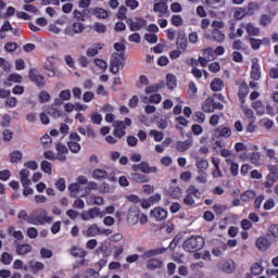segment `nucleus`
Here are the masks:
<instances>
[{
    "label": "nucleus",
    "mask_w": 278,
    "mask_h": 278,
    "mask_svg": "<svg viewBox=\"0 0 278 278\" xmlns=\"http://www.w3.org/2000/svg\"><path fill=\"white\" fill-rule=\"evenodd\" d=\"M205 239L202 236H192L185 240L182 248L186 253H198L204 248Z\"/></svg>",
    "instance_id": "obj_1"
},
{
    "label": "nucleus",
    "mask_w": 278,
    "mask_h": 278,
    "mask_svg": "<svg viewBox=\"0 0 278 278\" xmlns=\"http://www.w3.org/2000/svg\"><path fill=\"white\" fill-rule=\"evenodd\" d=\"M202 191H200L195 185H190L188 189H186V195L182 201L184 205L190 208L197 207V201L194 198L200 200L202 199Z\"/></svg>",
    "instance_id": "obj_2"
},
{
    "label": "nucleus",
    "mask_w": 278,
    "mask_h": 278,
    "mask_svg": "<svg viewBox=\"0 0 278 278\" xmlns=\"http://www.w3.org/2000/svg\"><path fill=\"white\" fill-rule=\"evenodd\" d=\"M166 252H167V248H156L154 250H148V251H144L143 254H141L140 256L138 254H132V255L126 256V263L132 264V263L139 261V257L142 260H148L151 257H156Z\"/></svg>",
    "instance_id": "obj_3"
},
{
    "label": "nucleus",
    "mask_w": 278,
    "mask_h": 278,
    "mask_svg": "<svg viewBox=\"0 0 278 278\" xmlns=\"http://www.w3.org/2000/svg\"><path fill=\"white\" fill-rule=\"evenodd\" d=\"M52 217L48 216V212L45 208H39L33 213V219L30 225L39 226L52 223Z\"/></svg>",
    "instance_id": "obj_4"
},
{
    "label": "nucleus",
    "mask_w": 278,
    "mask_h": 278,
    "mask_svg": "<svg viewBox=\"0 0 278 278\" xmlns=\"http://www.w3.org/2000/svg\"><path fill=\"white\" fill-rule=\"evenodd\" d=\"M125 66L124 53H114L111 55L110 72L114 75L118 74Z\"/></svg>",
    "instance_id": "obj_5"
},
{
    "label": "nucleus",
    "mask_w": 278,
    "mask_h": 278,
    "mask_svg": "<svg viewBox=\"0 0 278 278\" xmlns=\"http://www.w3.org/2000/svg\"><path fill=\"white\" fill-rule=\"evenodd\" d=\"M29 80L35 84L36 87L42 89L47 86V80H45V77L41 74L37 73V70H29L28 73Z\"/></svg>",
    "instance_id": "obj_6"
},
{
    "label": "nucleus",
    "mask_w": 278,
    "mask_h": 278,
    "mask_svg": "<svg viewBox=\"0 0 278 278\" xmlns=\"http://www.w3.org/2000/svg\"><path fill=\"white\" fill-rule=\"evenodd\" d=\"M85 25L81 22H74L72 26H67L64 29L65 36L74 37L75 35L83 34Z\"/></svg>",
    "instance_id": "obj_7"
},
{
    "label": "nucleus",
    "mask_w": 278,
    "mask_h": 278,
    "mask_svg": "<svg viewBox=\"0 0 278 278\" xmlns=\"http://www.w3.org/2000/svg\"><path fill=\"white\" fill-rule=\"evenodd\" d=\"M250 77L254 81H258L262 78V67L258 64V59L257 58H254L251 61Z\"/></svg>",
    "instance_id": "obj_8"
},
{
    "label": "nucleus",
    "mask_w": 278,
    "mask_h": 278,
    "mask_svg": "<svg viewBox=\"0 0 278 278\" xmlns=\"http://www.w3.org/2000/svg\"><path fill=\"white\" fill-rule=\"evenodd\" d=\"M126 24H128L130 31H139L147 26V20L139 17L134 22L132 18H127Z\"/></svg>",
    "instance_id": "obj_9"
},
{
    "label": "nucleus",
    "mask_w": 278,
    "mask_h": 278,
    "mask_svg": "<svg viewBox=\"0 0 278 278\" xmlns=\"http://www.w3.org/2000/svg\"><path fill=\"white\" fill-rule=\"evenodd\" d=\"M55 151H56V161L59 162H66L68 148L64 143H55Z\"/></svg>",
    "instance_id": "obj_10"
},
{
    "label": "nucleus",
    "mask_w": 278,
    "mask_h": 278,
    "mask_svg": "<svg viewBox=\"0 0 278 278\" xmlns=\"http://www.w3.org/2000/svg\"><path fill=\"white\" fill-rule=\"evenodd\" d=\"M218 269L222 273H226L228 275L232 274L236 269L235 262L232 260H224L218 263Z\"/></svg>",
    "instance_id": "obj_11"
},
{
    "label": "nucleus",
    "mask_w": 278,
    "mask_h": 278,
    "mask_svg": "<svg viewBox=\"0 0 278 278\" xmlns=\"http://www.w3.org/2000/svg\"><path fill=\"white\" fill-rule=\"evenodd\" d=\"M250 92V88L247 81L241 83L239 86V91H237V98H239V101L241 104H244L247 102V97Z\"/></svg>",
    "instance_id": "obj_12"
},
{
    "label": "nucleus",
    "mask_w": 278,
    "mask_h": 278,
    "mask_svg": "<svg viewBox=\"0 0 278 278\" xmlns=\"http://www.w3.org/2000/svg\"><path fill=\"white\" fill-rule=\"evenodd\" d=\"M255 247L261 252H267L268 249L270 248V241L268 240L267 237L261 236L260 238H256Z\"/></svg>",
    "instance_id": "obj_13"
},
{
    "label": "nucleus",
    "mask_w": 278,
    "mask_h": 278,
    "mask_svg": "<svg viewBox=\"0 0 278 278\" xmlns=\"http://www.w3.org/2000/svg\"><path fill=\"white\" fill-rule=\"evenodd\" d=\"M163 266H164L163 261L159 260L156 257H152L148 262H146V268H148L150 271H154L156 269H160Z\"/></svg>",
    "instance_id": "obj_14"
},
{
    "label": "nucleus",
    "mask_w": 278,
    "mask_h": 278,
    "mask_svg": "<svg viewBox=\"0 0 278 278\" xmlns=\"http://www.w3.org/2000/svg\"><path fill=\"white\" fill-rule=\"evenodd\" d=\"M91 178L98 181H103L109 179V173L103 168H96L91 172Z\"/></svg>",
    "instance_id": "obj_15"
},
{
    "label": "nucleus",
    "mask_w": 278,
    "mask_h": 278,
    "mask_svg": "<svg viewBox=\"0 0 278 278\" xmlns=\"http://www.w3.org/2000/svg\"><path fill=\"white\" fill-rule=\"evenodd\" d=\"M153 11L155 13H159L160 17H163L168 13V5L167 2L161 1V2H155L153 5Z\"/></svg>",
    "instance_id": "obj_16"
},
{
    "label": "nucleus",
    "mask_w": 278,
    "mask_h": 278,
    "mask_svg": "<svg viewBox=\"0 0 278 278\" xmlns=\"http://www.w3.org/2000/svg\"><path fill=\"white\" fill-rule=\"evenodd\" d=\"M151 217L155 218L156 222H163L167 218V211L162 207H155L151 211Z\"/></svg>",
    "instance_id": "obj_17"
},
{
    "label": "nucleus",
    "mask_w": 278,
    "mask_h": 278,
    "mask_svg": "<svg viewBox=\"0 0 278 278\" xmlns=\"http://www.w3.org/2000/svg\"><path fill=\"white\" fill-rule=\"evenodd\" d=\"M72 99V91L70 89L61 90L59 93V98L54 99V103L56 105H62L64 101H68Z\"/></svg>",
    "instance_id": "obj_18"
},
{
    "label": "nucleus",
    "mask_w": 278,
    "mask_h": 278,
    "mask_svg": "<svg viewBox=\"0 0 278 278\" xmlns=\"http://www.w3.org/2000/svg\"><path fill=\"white\" fill-rule=\"evenodd\" d=\"M215 132L218 137L228 139L232 136V130L228 126L220 125L218 128H215Z\"/></svg>",
    "instance_id": "obj_19"
},
{
    "label": "nucleus",
    "mask_w": 278,
    "mask_h": 278,
    "mask_svg": "<svg viewBox=\"0 0 278 278\" xmlns=\"http://www.w3.org/2000/svg\"><path fill=\"white\" fill-rule=\"evenodd\" d=\"M100 227L97 224H91L87 230H83L85 238H94L99 236Z\"/></svg>",
    "instance_id": "obj_20"
},
{
    "label": "nucleus",
    "mask_w": 278,
    "mask_h": 278,
    "mask_svg": "<svg viewBox=\"0 0 278 278\" xmlns=\"http://www.w3.org/2000/svg\"><path fill=\"white\" fill-rule=\"evenodd\" d=\"M254 12H248L245 8L239 7L233 13L235 21H242L247 16H252Z\"/></svg>",
    "instance_id": "obj_21"
},
{
    "label": "nucleus",
    "mask_w": 278,
    "mask_h": 278,
    "mask_svg": "<svg viewBox=\"0 0 278 278\" xmlns=\"http://www.w3.org/2000/svg\"><path fill=\"white\" fill-rule=\"evenodd\" d=\"M176 48L182 50V52L187 51L188 48V38L187 35L180 34L176 39Z\"/></svg>",
    "instance_id": "obj_22"
},
{
    "label": "nucleus",
    "mask_w": 278,
    "mask_h": 278,
    "mask_svg": "<svg viewBox=\"0 0 278 278\" xmlns=\"http://www.w3.org/2000/svg\"><path fill=\"white\" fill-rule=\"evenodd\" d=\"M192 147V140H178L176 141V144H175V148H176V151L178 152H185V151H188L189 148Z\"/></svg>",
    "instance_id": "obj_23"
},
{
    "label": "nucleus",
    "mask_w": 278,
    "mask_h": 278,
    "mask_svg": "<svg viewBox=\"0 0 278 278\" xmlns=\"http://www.w3.org/2000/svg\"><path fill=\"white\" fill-rule=\"evenodd\" d=\"M15 252L20 256H24V255L33 252V247L28 243L18 244L17 248L15 249Z\"/></svg>",
    "instance_id": "obj_24"
},
{
    "label": "nucleus",
    "mask_w": 278,
    "mask_h": 278,
    "mask_svg": "<svg viewBox=\"0 0 278 278\" xmlns=\"http://www.w3.org/2000/svg\"><path fill=\"white\" fill-rule=\"evenodd\" d=\"M201 110L205 113H213L214 112V98L208 97L204 100L203 105L201 106Z\"/></svg>",
    "instance_id": "obj_25"
},
{
    "label": "nucleus",
    "mask_w": 278,
    "mask_h": 278,
    "mask_svg": "<svg viewBox=\"0 0 278 278\" xmlns=\"http://www.w3.org/2000/svg\"><path fill=\"white\" fill-rule=\"evenodd\" d=\"M257 198V193L254 190H248L240 194L241 202H252Z\"/></svg>",
    "instance_id": "obj_26"
},
{
    "label": "nucleus",
    "mask_w": 278,
    "mask_h": 278,
    "mask_svg": "<svg viewBox=\"0 0 278 278\" xmlns=\"http://www.w3.org/2000/svg\"><path fill=\"white\" fill-rule=\"evenodd\" d=\"M245 33H248V37H258L260 28L254 26L252 22L245 24Z\"/></svg>",
    "instance_id": "obj_27"
},
{
    "label": "nucleus",
    "mask_w": 278,
    "mask_h": 278,
    "mask_svg": "<svg viewBox=\"0 0 278 278\" xmlns=\"http://www.w3.org/2000/svg\"><path fill=\"white\" fill-rule=\"evenodd\" d=\"M23 77L18 74H10L8 80L4 81L5 87H12V83L22 84Z\"/></svg>",
    "instance_id": "obj_28"
},
{
    "label": "nucleus",
    "mask_w": 278,
    "mask_h": 278,
    "mask_svg": "<svg viewBox=\"0 0 278 278\" xmlns=\"http://www.w3.org/2000/svg\"><path fill=\"white\" fill-rule=\"evenodd\" d=\"M28 177H29V170L27 168H23L20 170L21 185H23V186L31 185V180H29Z\"/></svg>",
    "instance_id": "obj_29"
},
{
    "label": "nucleus",
    "mask_w": 278,
    "mask_h": 278,
    "mask_svg": "<svg viewBox=\"0 0 278 278\" xmlns=\"http://www.w3.org/2000/svg\"><path fill=\"white\" fill-rule=\"evenodd\" d=\"M94 15V17L99 18V20H106L109 17V13L106 10H104L103 8H99L96 7L94 9H92V13Z\"/></svg>",
    "instance_id": "obj_30"
},
{
    "label": "nucleus",
    "mask_w": 278,
    "mask_h": 278,
    "mask_svg": "<svg viewBox=\"0 0 278 278\" xmlns=\"http://www.w3.org/2000/svg\"><path fill=\"white\" fill-rule=\"evenodd\" d=\"M130 180L137 184H144L149 182V177L143 174L132 173L130 174Z\"/></svg>",
    "instance_id": "obj_31"
},
{
    "label": "nucleus",
    "mask_w": 278,
    "mask_h": 278,
    "mask_svg": "<svg viewBox=\"0 0 278 278\" xmlns=\"http://www.w3.org/2000/svg\"><path fill=\"white\" fill-rule=\"evenodd\" d=\"M210 87L213 92H219L224 88V80L222 78H215L213 81H211Z\"/></svg>",
    "instance_id": "obj_32"
},
{
    "label": "nucleus",
    "mask_w": 278,
    "mask_h": 278,
    "mask_svg": "<svg viewBox=\"0 0 278 278\" xmlns=\"http://www.w3.org/2000/svg\"><path fill=\"white\" fill-rule=\"evenodd\" d=\"M29 269H30V273H33L34 275L38 274L39 271L43 270L45 269V265L42 262H34V261H30L29 262Z\"/></svg>",
    "instance_id": "obj_33"
},
{
    "label": "nucleus",
    "mask_w": 278,
    "mask_h": 278,
    "mask_svg": "<svg viewBox=\"0 0 278 278\" xmlns=\"http://www.w3.org/2000/svg\"><path fill=\"white\" fill-rule=\"evenodd\" d=\"M70 254L73 257H79V258H85L87 256V252H85L83 249H80L76 245H73V248H71Z\"/></svg>",
    "instance_id": "obj_34"
},
{
    "label": "nucleus",
    "mask_w": 278,
    "mask_h": 278,
    "mask_svg": "<svg viewBox=\"0 0 278 278\" xmlns=\"http://www.w3.org/2000/svg\"><path fill=\"white\" fill-rule=\"evenodd\" d=\"M140 172L143 174H155L157 173V167L156 166H149V163L147 162H141L140 163Z\"/></svg>",
    "instance_id": "obj_35"
},
{
    "label": "nucleus",
    "mask_w": 278,
    "mask_h": 278,
    "mask_svg": "<svg viewBox=\"0 0 278 278\" xmlns=\"http://www.w3.org/2000/svg\"><path fill=\"white\" fill-rule=\"evenodd\" d=\"M166 87L169 90H174L175 88H177V77L174 76L173 74H167L166 75Z\"/></svg>",
    "instance_id": "obj_36"
},
{
    "label": "nucleus",
    "mask_w": 278,
    "mask_h": 278,
    "mask_svg": "<svg viewBox=\"0 0 278 278\" xmlns=\"http://www.w3.org/2000/svg\"><path fill=\"white\" fill-rule=\"evenodd\" d=\"M212 38L218 43H223L225 41V34L217 28H213Z\"/></svg>",
    "instance_id": "obj_37"
},
{
    "label": "nucleus",
    "mask_w": 278,
    "mask_h": 278,
    "mask_svg": "<svg viewBox=\"0 0 278 278\" xmlns=\"http://www.w3.org/2000/svg\"><path fill=\"white\" fill-rule=\"evenodd\" d=\"M168 193L173 199L178 200L182 197L184 191L181 187H170Z\"/></svg>",
    "instance_id": "obj_38"
},
{
    "label": "nucleus",
    "mask_w": 278,
    "mask_h": 278,
    "mask_svg": "<svg viewBox=\"0 0 278 278\" xmlns=\"http://www.w3.org/2000/svg\"><path fill=\"white\" fill-rule=\"evenodd\" d=\"M163 88H164V84L163 83L155 84V85H150V86L146 87L144 93L149 96V94H152L154 92H159V90H161Z\"/></svg>",
    "instance_id": "obj_39"
},
{
    "label": "nucleus",
    "mask_w": 278,
    "mask_h": 278,
    "mask_svg": "<svg viewBox=\"0 0 278 278\" xmlns=\"http://www.w3.org/2000/svg\"><path fill=\"white\" fill-rule=\"evenodd\" d=\"M131 124H132L131 118L125 117L124 121L116 122L115 129H123V130H125L127 127H130Z\"/></svg>",
    "instance_id": "obj_40"
},
{
    "label": "nucleus",
    "mask_w": 278,
    "mask_h": 278,
    "mask_svg": "<svg viewBox=\"0 0 278 278\" xmlns=\"http://www.w3.org/2000/svg\"><path fill=\"white\" fill-rule=\"evenodd\" d=\"M245 40L250 42L251 49H253L254 51H257L260 48H262V39L245 37Z\"/></svg>",
    "instance_id": "obj_41"
},
{
    "label": "nucleus",
    "mask_w": 278,
    "mask_h": 278,
    "mask_svg": "<svg viewBox=\"0 0 278 278\" xmlns=\"http://www.w3.org/2000/svg\"><path fill=\"white\" fill-rule=\"evenodd\" d=\"M86 212L89 214V217H91V218H98V217L102 218L104 216V212L101 211V208H99V207H92Z\"/></svg>",
    "instance_id": "obj_42"
},
{
    "label": "nucleus",
    "mask_w": 278,
    "mask_h": 278,
    "mask_svg": "<svg viewBox=\"0 0 278 278\" xmlns=\"http://www.w3.org/2000/svg\"><path fill=\"white\" fill-rule=\"evenodd\" d=\"M40 169L46 175H52V163L49 161L45 160L41 161L40 163Z\"/></svg>",
    "instance_id": "obj_43"
},
{
    "label": "nucleus",
    "mask_w": 278,
    "mask_h": 278,
    "mask_svg": "<svg viewBox=\"0 0 278 278\" xmlns=\"http://www.w3.org/2000/svg\"><path fill=\"white\" fill-rule=\"evenodd\" d=\"M43 68L50 78L55 77L58 74L56 66H54L52 63L43 65Z\"/></svg>",
    "instance_id": "obj_44"
},
{
    "label": "nucleus",
    "mask_w": 278,
    "mask_h": 278,
    "mask_svg": "<svg viewBox=\"0 0 278 278\" xmlns=\"http://www.w3.org/2000/svg\"><path fill=\"white\" fill-rule=\"evenodd\" d=\"M67 146L71 153L77 154L81 151V144H79L77 141H68Z\"/></svg>",
    "instance_id": "obj_45"
},
{
    "label": "nucleus",
    "mask_w": 278,
    "mask_h": 278,
    "mask_svg": "<svg viewBox=\"0 0 278 278\" xmlns=\"http://www.w3.org/2000/svg\"><path fill=\"white\" fill-rule=\"evenodd\" d=\"M102 50V45L101 43H96V48H89L86 50V55L89 58L97 56L99 51Z\"/></svg>",
    "instance_id": "obj_46"
},
{
    "label": "nucleus",
    "mask_w": 278,
    "mask_h": 278,
    "mask_svg": "<svg viewBox=\"0 0 278 278\" xmlns=\"http://www.w3.org/2000/svg\"><path fill=\"white\" fill-rule=\"evenodd\" d=\"M17 218L20 220H24V222L30 224V222L33 219V214L28 215L27 211L21 210L17 215Z\"/></svg>",
    "instance_id": "obj_47"
},
{
    "label": "nucleus",
    "mask_w": 278,
    "mask_h": 278,
    "mask_svg": "<svg viewBox=\"0 0 278 278\" xmlns=\"http://www.w3.org/2000/svg\"><path fill=\"white\" fill-rule=\"evenodd\" d=\"M13 262V255L9 254L8 252H3L2 255L0 256V263L4 265H10Z\"/></svg>",
    "instance_id": "obj_48"
},
{
    "label": "nucleus",
    "mask_w": 278,
    "mask_h": 278,
    "mask_svg": "<svg viewBox=\"0 0 278 278\" xmlns=\"http://www.w3.org/2000/svg\"><path fill=\"white\" fill-rule=\"evenodd\" d=\"M18 49V43L15 41H10L4 45V50L8 53H13Z\"/></svg>",
    "instance_id": "obj_49"
},
{
    "label": "nucleus",
    "mask_w": 278,
    "mask_h": 278,
    "mask_svg": "<svg viewBox=\"0 0 278 278\" xmlns=\"http://www.w3.org/2000/svg\"><path fill=\"white\" fill-rule=\"evenodd\" d=\"M250 270H251V274H253L254 276H260L262 275L264 268L261 264L254 263L253 265H251Z\"/></svg>",
    "instance_id": "obj_50"
},
{
    "label": "nucleus",
    "mask_w": 278,
    "mask_h": 278,
    "mask_svg": "<svg viewBox=\"0 0 278 278\" xmlns=\"http://www.w3.org/2000/svg\"><path fill=\"white\" fill-rule=\"evenodd\" d=\"M93 30L98 34H106L108 27L105 24H102L100 22H96L93 25Z\"/></svg>",
    "instance_id": "obj_51"
},
{
    "label": "nucleus",
    "mask_w": 278,
    "mask_h": 278,
    "mask_svg": "<svg viewBox=\"0 0 278 278\" xmlns=\"http://www.w3.org/2000/svg\"><path fill=\"white\" fill-rule=\"evenodd\" d=\"M116 18H118L119 21L127 20V7H119L118 12L116 13Z\"/></svg>",
    "instance_id": "obj_52"
},
{
    "label": "nucleus",
    "mask_w": 278,
    "mask_h": 278,
    "mask_svg": "<svg viewBox=\"0 0 278 278\" xmlns=\"http://www.w3.org/2000/svg\"><path fill=\"white\" fill-rule=\"evenodd\" d=\"M267 236L271 238H278V224H271L268 227Z\"/></svg>",
    "instance_id": "obj_53"
},
{
    "label": "nucleus",
    "mask_w": 278,
    "mask_h": 278,
    "mask_svg": "<svg viewBox=\"0 0 278 278\" xmlns=\"http://www.w3.org/2000/svg\"><path fill=\"white\" fill-rule=\"evenodd\" d=\"M228 24H229V31H230L229 39L235 40L237 39V35L235 34V26L237 25V21L230 20Z\"/></svg>",
    "instance_id": "obj_54"
},
{
    "label": "nucleus",
    "mask_w": 278,
    "mask_h": 278,
    "mask_svg": "<svg viewBox=\"0 0 278 278\" xmlns=\"http://www.w3.org/2000/svg\"><path fill=\"white\" fill-rule=\"evenodd\" d=\"M170 23H172V25H174L175 27H179V26L182 25L184 20H182V17H181V15H179V14H174V15H172Z\"/></svg>",
    "instance_id": "obj_55"
},
{
    "label": "nucleus",
    "mask_w": 278,
    "mask_h": 278,
    "mask_svg": "<svg viewBox=\"0 0 278 278\" xmlns=\"http://www.w3.org/2000/svg\"><path fill=\"white\" fill-rule=\"evenodd\" d=\"M249 160L251 162V164H253L254 166H260V152H253L250 154Z\"/></svg>",
    "instance_id": "obj_56"
},
{
    "label": "nucleus",
    "mask_w": 278,
    "mask_h": 278,
    "mask_svg": "<svg viewBox=\"0 0 278 278\" xmlns=\"http://www.w3.org/2000/svg\"><path fill=\"white\" fill-rule=\"evenodd\" d=\"M38 98L40 103H48L51 100V94L48 91L41 90Z\"/></svg>",
    "instance_id": "obj_57"
},
{
    "label": "nucleus",
    "mask_w": 278,
    "mask_h": 278,
    "mask_svg": "<svg viewBox=\"0 0 278 278\" xmlns=\"http://www.w3.org/2000/svg\"><path fill=\"white\" fill-rule=\"evenodd\" d=\"M71 197L77 194L81 190V186L78 182H73L68 186Z\"/></svg>",
    "instance_id": "obj_58"
},
{
    "label": "nucleus",
    "mask_w": 278,
    "mask_h": 278,
    "mask_svg": "<svg viewBox=\"0 0 278 278\" xmlns=\"http://www.w3.org/2000/svg\"><path fill=\"white\" fill-rule=\"evenodd\" d=\"M197 166H198L199 173H205V170H207V168H208V161L207 160H200L197 163Z\"/></svg>",
    "instance_id": "obj_59"
},
{
    "label": "nucleus",
    "mask_w": 278,
    "mask_h": 278,
    "mask_svg": "<svg viewBox=\"0 0 278 278\" xmlns=\"http://www.w3.org/2000/svg\"><path fill=\"white\" fill-rule=\"evenodd\" d=\"M271 22H273V17L269 16L268 14L261 15V18H260L261 26L265 27V26L269 25Z\"/></svg>",
    "instance_id": "obj_60"
},
{
    "label": "nucleus",
    "mask_w": 278,
    "mask_h": 278,
    "mask_svg": "<svg viewBox=\"0 0 278 278\" xmlns=\"http://www.w3.org/2000/svg\"><path fill=\"white\" fill-rule=\"evenodd\" d=\"M10 157H11V163H17L22 161L23 153L20 151H14L13 153L10 154Z\"/></svg>",
    "instance_id": "obj_61"
},
{
    "label": "nucleus",
    "mask_w": 278,
    "mask_h": 278,
    "mask_svg": "<svg viewBox=\"0 0 278 278\" xmlns=\"http://www.w3.org/2000/svg\"><path fill=\"white\" fill-rule=\"evenodd\" d=\"M213 211H214L216 216H219V215L224 214V212L227 211V206H225L223 204H215L213 206Z\"/></svg>",
    "instance_id": "obj_62"
},
{
    "label": "nucleus",
    "mask_w": 278,
    "mask_h": 278,
    "mask_svg": "<svg viewBox=\"0 0 278 278\" xmlns=\"http://www.w3.org/2000/svg\"><path fill=\"white\" fill-rule=\"evenodd\" d=\"M150 103L159 104L162 103V94L161 93H153L149 97Z\"/></svg>",
    "instance_id": "obj_63"
},
{
    "label": "nucleus",
    "mask_w": 278,
    "mask_h": 278,
    "mask_svg": "<svg viewBox=\"0 0 278 278\" xmlns=\"http://www.w3.org/2000/svg\"><path fill=\"white\" fill-rule=\"evenodd\" d=\"M194 121L200 123V124H203L204 121H205V114L203 112H195L194 113Z\"/></svg>",
    "instance_id": "obj_64"
}]
</instances>
